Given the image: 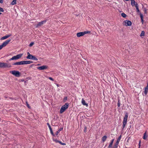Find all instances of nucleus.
<instances>
[{
	"mask_svg": "<svg viewBox=\"0 0 148 148\" xmlns=\"http://www.w3.org/2000/svg\"><path fill=\"white\" fill-rule=\"evenodd\" d=\"M47 77V78H48V79H49L50 80H51V81H54V79H53L51 77Z\"/></svg>",
	"mask_w": 148,
	"mask_h": 148,
	"instance_id": "c85d7f7f",
	"label": "nucleus"
},
{
	"mask_svg": "<svg viewBox=\"0 0 148 148\" xmlns=\"http://www.w3.org/2000/svg\"><path fill=\"white\" fill-rule=\"evenodd\" d=\"M11 36V35H9L7 36H4L1 38V40H4L7 39V38H9V37L10 36Z\"/></svg>",
	"mask_w": 148,
	"mask_h": 148,
	"instance_id": "9b49d317",
	"label": "nucleus"
},
{
	"mask_svg": "<svg viewBox=\"0 0 148 148\" xmlns=\"http://www.w3.org/2000/svg\"><path fill=\"white\" fill-rule=\"evenodd\" d=\"M50 131L51 132V134L53 136H54V134H53V132L52 131V129H51V130H50Z\"/></svg>",
	"mask_w": 148,
	"mask_h": 148,
	"instance_id": "c756f323",
	"label": "nucleus"
},
{
	"mask_svg": "<svg viewBox=\"0 0 148 148\" xmlns=\"http://www.w3.org/2000/svg\"><path fill=\"white\" fill-rule=\"evenodd\" d=\"M121 135H120L118 138L117 140V141H116V143L117 144H119V141H120L121 138Z\"/></svg>",
	"mask_w": 148,
	"mask_h": 148,
	"instance_id": "a211bd4d",
	"label": "nucleus"
},
{
	"mask_svg": "<svg viewBox=\"0 0 148 148\" xmlns=\"http://www.w3.org/2000/svg\"><path fill=\"white\" fill-rule=\"evenodd\" d=\"M58 84L57 85V86H58Z\"/></svg>",
	"mask_w": 148,
	"mask_h": 148,
	"instance_id": "a18cd8bd",
	"label": "nucleus"
},
{
	"mask_svg": "<svg viewBox=\"0 0 148 148\" xmlns=\"http://www.w3.org/2000/svg\"><path fill=\"white\" fill-rule=\"evenodd\" d=\"M0 3H3V0H0Z\"/></svg>",
	"mask_w": 148,
	"mask_h": 148,
	"instance_id": "58836bf2",
	"label": "nucleus"
},
{
	"mask_svg": "<svg viewBox=\"0 0 148 148\" xmlns=\"http://www.w3.org/2000/svg\"><path fill=\"white\" fill-rule=\"evenodd\" d=\"M27 106L28 107V108H30V107L28 104H27Z\"/></svg>",
	"mask_w": 148,
	"mask_h": 148,
	"instance_id": "a19ab883",
	"label": "nucleus"
},
{
	"mask_svg": "<svg viewBox=\"0 0 148 148\" xmlns=\"http://www.w3.org/2000/svg\"><path fill=\"white\" fill-rule=\"evenodd\" d=\"M16 0H13V1L11 2V4L12 5H14L16 4Z\"/></svg>",
	"mask_w": 148,
	"mask_h": 148,
	"instance_id": "b1692460",
	"label": "nucleus"
},
{
	"mask_svg": "<svg viewBox=\"0 0 148 148\" xmlns=\"http://www.w3.org/2000/svg\"><path fill=\"white\" fill-rule=\"evenodd\" d=\"M127 148V147H126V148Z\"/></svg>",
	"mask_w": 148,
	"mask_h": 148,
	"instance_id": "49530a36",
	"label": "nucleus"
},
{
	"mask_svg": "<svg viewBox=\"0 0 148 148\" xmlns=\"http://www.w3.org/2000/svg\"><path fill=\"white\" fill-rule=\"evenodd\" d=\"M11 66L10 64L0 62V68H10L11 67Z\"/></svg>",
	"mask_w": 148,
	"mask_h": 148,
	"instance_id": "f03ea898",
	"label": "nucleus"
},
{
	"mask_svg": "<svg viewBox=\"0 0 148 148\" xmlns=\"http://www.w3.org/2000/svg\"><path fill=\"white\" fill-rule=\"evenodd\" d=\"M60 144L62 145H65V143H62L60 141H58Z\"/></svg>",
	"mask_w": 148,
	"mask_h": 148,
	"instance_id": "4c0bfd02",
	"label": "nucleus"
},
{
	"mask_svg": "<svg viewBox=\"0 0 148 148\" xmlns=\"http://www.w3.org/2000/svg\"><path fill=\"white\" fill-rule=\"evenodd\" d=\"M23 54H19L17 55L16 56H14L12 57V58L9 60L10 61L13 60H18L20 58L23 56Z\"/></svg>",
	"mask_w": 148,
	"mask_h": 148,
	"instance_id": "7ed1b4c3",
	"label": "nucleus"
},
{
	"mask_svg": "<svg viewBox=\"0 0 148 148\" xmlns=\"http://www.w3.org/2000/svg\"><path fill=\"white\" fill-rule=\"evenodd\" d=\"M47 125L48 126V127H49L50 130L52 129L49 124V123H47Z\"/></svg>",
	"mask_w": 148,
	"mask_h": 148,
	"instance_id": "473e14b6",
	"label": "nucleus"
},
{
	"mask_svg": "<svg viewBox=\"0 0 148 148\" xmlns=\"http://www.w3.org/2000/svg\"><path fill=\"white\" fill-rule=\"evenodd\" d=\"M118 144L115 143L113 147L111 146V147H110V148H117L118 147Z\"/></svg>",
	"mask_w": 148,
	"mask_h": 148,
	"instance_id": "4be33fe9",
	"label": "nucleus"
},
{
	"mask_svg": "<svg viewBox=\"0 0 148 148\" xmlns=\"http://www.w3.org/2000/svg\"><path fill=\"white\" fill-rule=\"evenodd\" d=\"M62 129H63L62 128H61L59 130H60V131L62 130Z\"/></svg>",
	"mask_w": 148,
	"mask_h": 148,
	"instance_id": "79ce46f5",
	"label": "nucleus"
},
{
	"mask_svg": "<svg viewBox=\"0 0 148 148\" xmlns=\"http://www.w3.org/2000/svg\"><path fill=\"white\" fill-rule=\"evenodd\" d=\"M147 131H146L145 132L144 134V136H143V139L144 140H146L147 139L148 136L147 134Z\"/></svg>",
	"mask_w": 148,
	"mask_h": 148,
	"instance_id": "4468645a",
	"label": "nucleus"
},
{
	"mask_svg": "<svg viewBox=\"0 0 148 148\" xmlns=\"http://www.w3.org/2000/svg\"><path fill=\"white\" fill-rule=\"evenodd\" d=\"M46 22V20L39 22L36 25V27H39L41 26L42 25H43L44 23H45Z\"/></svg>",
	"mask_w": 148,
	"mask_h": 148,
	"instance_id": "6e6552de",
	"label": "nucleus"
},
{
	"mask_svg": "<svg viewBox=\"0 0 148 148\" xmlns=\"http://www.w3.org/2000/svg\"><path fill=\"white\" fill-rule=\"evenodd\" d=\"M86 130H87V127H84V132H86Z\"/></svg>",
	"mask_w": 148,
	"mask_h": 148,
	"instance_id": "c9c22d12",
	"label": "nucleus"
},
{
	"mask_svg": "<svg viewBox=\"0 0 148 148\" xmlns=\"http://www.w3.org/2000/svg\"><path fill=\"white\" fill-rule=\"evenodd\" d=\"M135 6L136 8L137 12H139V10L138 7V4L137 3H136V4H135Z\"/></svg>",
	"mask_w": 148,
	"mask_h": 148,
	"instance_id": "5701e85b",
	"label": "nucleus"
},
{
	"mask_svg": "<svg viewBox=\"0 0 148 148\" xmlns=\"http://www.w3.org/2000/svg\"><path fill=\"white\" fill-rule=\"evenodd\" d=\"M24 61V64H31L32 62L31 61Z\"/></svg>",
	"mask_w": 148,
	"mask_h": 148,
	"instance_id": "dca6fc26",
	"label": "nucleus"
},
{
	"mask_svg": "<svg viewBox=\"0 0 148 148\" xmlns=\"http://www.w3.org/2000/svg\"><path fill=\"white\" fill-rule=\"evenodd\" d=\"M60 130H58L56 132V133L55 134L56 135H57L58 134V133L60 132Z\"/></svg>",
	"mask_w": 148,
	"mask_h": 148,
	"instance_id": "72a5a7b5",
	"label": "nucleus"
},
{
	"mask_svg": "<svg viewBox=\"0 0 148 148\" xmlns=\"http://www.w3.org/2000/svg\"><path fill=\"white\" fill-rule=\"evenodd\" d=\"M90 32L89 31L80 32L77 33L76 35L77 37H79L80 36H84V35Z\"/></svg>",
	"mask_w": 148,
	"mask_h": 148,
	"instance_id": "0eeeda50",
	"label": "nucleus"
},
{
	"mask_svg": "<svg viewBox=\"0 0 148 148\" xmlns=\"http://www.w3.org/2000/svg\"><path fill=\"white\" fill-rule=\"evenodd\" d=\"M67 97H65V100H66Z\"/></svg>",
	"mask_w": 148,
	"mask_h": 148,
	"instance_id": "c03bdc74",
	"label": "nucleus"
},
{
	"mask_svg": "<svg viewBox=\"0 0 148 148\" xmlns=\"http://www.w3.org/2000/svg\"><path fill=\"white\" fill-rule=\"evenodd\" d=\"M132 23L129 20H125L123 21V25H124L127 26L131 25Z\"/></svg>",
	"mask_w": 148,
	"mask_h": 148,
	"instance_id": "423d86ee",
	"label": "nucleus"
},
{
	"mask_svg": "<svg viewBox=\"0 0 148 148\" xmlns=\"http://www.w3.org/2000/svg\"><path fill=\"white\" fill-rule=\"evenodd\" d=\"M82 103L83 105L86 106V107H88V104L86 103L84 99H82Z\"/></svg>",
	"mask_w": 148,
	"mask_h": 148,
	"instance_id": "2eb2a0df",
	"label": "nucleus"
},
{
	"mask_svg": "<svg viewBox=\"0 0 148 148\" xmlns=\"http://www.w3.org/2000/svg\"><path fill=\"white\" fill-rule=\"evenodd\" d=\"M33 56L31 54H30V55H29V56H27L26 58H27V59H31L32 58V57Z\"/></svg>",
	"mask_w": 148,
	"mask_h": 148,
	"instance_id": "393cba45",
	"label": "nucleus"
},
{
	"mask_svg": "<svg viewBox=\"0 0 148 148\" xmlns=\"http://www.w3.org/2000/svg\"><path fill=\"white\" fill-rule=\"evenodd\" d=\"M148 92V85H147L146 87L145 88L144 90V93L145 95L147 94V92Z\"/></svg>",
	"mask_w": 148,
	"mask_h": 148,
	"instance_id": "ddd939ff",
	"label": "nucleus"
},
{
	"mask_svg": "<svg viewBox=\"0 0 148 148\" xmlns=\"http://www.w3.org/2000/svg\"><path fill=\"white\" fill-rule=\"evenodd\" d=\"M114 139H113L112 140L111 143H110V144L108 146V147H111V146H112V145L113 144V143L114 142Z\"/></svg>",
	"mask_w": 148,
	"mask_h": 148,
	"instance_id": "6ab92c4d",
	"label": "nucleus"
},
{
	"mask_svg": "<svg viewBox=\"0 0 148 148\" xmlns=\"http://www.w3.org/2000/svg\"><path fill=\"white\" fill-rule=\"evenodd\" d=\"M31 59L35 60H38L34 56H33Z\"/></svg>",
	"mask_w": 148,
	"mask_h": 148,
	"instance_id": "a878e982",
	"label": "nucleus"
},
{
	"mask_svg": "<svg viewBox=\"0 0 148 148\" xmlns=\"http://www.w3.org/2000/svg\"><path fill=\"white\" fill-rule=\"evenodd\" d=\"M145 32L144 31H142L141 33V34L140 35V36L142 38H143V36H145Z\"/></svg>",
	"mask_w": 148,
	"mask_h": 148,
	"instance_id": "aec40b11",
	"label": "nucleus"
},
{
	"mask_svg": "<svg viewBox=\"0 0 148 148\" xmlns=\"http://www.w3.org/2000/svg\"><path fill=\"white\" fill-rule=\"evenodd\" d=\"M34 44V42H31L29 45V46L30 47H31Z\"/></svg>",
	"mask_w": 148,
	"mask_h": 148,
	"instance_id": "7c9ffc66",
	"label": "nucleus"
},
{
	"mask_svg": "<svg viewBox=\"0 0 148 148\" xmlns=\"http://www.w3.org/2000/svg\"><path fill=\"white\" fill-rule=\"evenodd\" d=\"M127 114H126L123 121V129L125 127V125L127 124Z\"/></svg>",
	"mask_w": 148,
	"mask_h": 148,
	"instance_id": "39448f33",
	"label": "nucleus"
},
{
	"mask_svg": "<svg viewBox=\"0 0 148 148\" xmlns=\"http://www.w3.org/2000/svg\"><path fill=\"white\" fill-rule=\"evenodd\" d=\"M140 17L141 18V22H142V24H143V23H144V20H143V15L142 14H141V13L140 14Z\"/></svg>",
	"mask_w": 148,
	"mask_h": 148,
	"instance_id": "f3484780",
	"label": "nucleus"
},
{
	"mask_svg": "<svg viewBox=\"0 0 148 148\" xmlns=\"http://www.w3.org/2000/svg\"><path fill=\"white\" fill-rule=\"evenodd\" d=\"M48 66L47 65H43L37 67V69L40 70H45L48 68Z\"/></svg>",
	"mask_w": 148,
	"mask_h": 148,
	"instance_id": "1a4fd4ad",
	"label": "nucleus"
},
{
	"mask_svg": "<svg viewBox=\"0 0 148 148\" xmlns=\"http://www.w3.org/2000/svg\"><path fill=\"white\" fill-rule=\"evenodd\" d=\"M11 41L10 39H8L4 42L2 45H0V50L3 47L5 46Z\"/></svg>",
	"mask_w": 148,
	"mask_h": 148,
	"instance_id": "20e7f679",
	"label": "nucleus"
},
{
	"mask_svg": "<svg viewBox=\"0 0 148 148\" xmlns=\"http://www.w3.org/2000/svg\"><path fill=\"white\" fill-rule=\"evenodd\" d=\"M27 56H29V55H30V54L29 53V52H27Z\"/></svg>",
	"mask_w": 148,
	"mask_h": 148,
	"instance_id": "ea45409f",
	"label": "nucleus"
},
{
	"mask_svg": "<svg viewBox=\"0 0 148 148\" xmlns=\"http://www.w3.org/2000/svg\"><path fill=\"white\" fill-rule=\"evenodd\" d=\"M121 16L125 18L126 16V14L124 13H122L121 14Z\"/></svg>",
	"mask_w": 148,
	"mask_h": 148,
	"instance_id": "cd10ccee",
	"label": "nucleus"
},
{
	"mask_svg": "<svg viewBox=\"0 0 148 148\" xmlns=\"http://www.w3.org/2000/svg\"><path fill=\"white\" fill-rule=\"evenodd\" d=\"M10 73L17 77H19L20 76V73L18 71L15 70L11 71H10Z\"/></svg>",
	"mask_w": 148,
	"mask_h": 148,
	"instance_id": "f257e3e1",
	"label": "nucleus"
},
{
	"mask_svg": "<svg viewBox=\"0 0 148 148\" xmlns=\"http://www.w3.org/2000/svg\"><path fill=\"white\" fill-rule=\"evenodd\" d=\"M107 138V136H104L102 138V140L103 142H104L106 140Z\"/></svg>",
	"mask_w": 148,
	"mask_h": 148,
	"instance_id": "412c9836",
	"label": "nucleus"
},
{
	"mask_svg": "<svg viewBox=\"0 0 148 148\" xmlns=\"http://www.w3.org/2000/svg\"><path fill=\"white\" fill-rule=\"evenodd\" d=\"M69 103H65V110L67 109L69 107Z\"/></svg>",
	"mask_w": 148,
	"mask_h": 148,
	"instance_id": "bb28decb",
	"label": "nucleus"
},
{
	"mask_svg": "<svg viewBox=\"0 0 148 148\" xmlns=\"http://www.w3.org/2000/svg\"><path fill=\"white\" fill-rule=\"evenodd\" d=\"M33 66H34V65H33V64H32V65H31L30 67H32Z\"/></svg>",
	"mask_w": 148,
	"mask_h": 148,
	"instance_id": "37998d69",
	"label": "nucleus"
},
{
	"mask_svg": "<svg viewBox=\"0 0 148 148\" xmlns=\"http://www.w3.org/2000/svg\"><path fill=\"white\" fill-rule=\"evenodd\" d=\"M14 65H21L24 64V61H21L19 62H17L13 64Z\"/></svg>",
	"mask_w": 148,
	"mask_h": 148,
	"instance_id": "9d476101",
	"label": "nucleus"
},
{
	"mask_svg": "<svg viewBox=\"0 0 148 148\" xmlns=\"http://www.w3.org/2000/svg\"><path fill=\"white\" fill-rule=\"evenodd\" d=\"M4 11L3 9V8L0 7V12H3ZM1 13L0 12V14H1Z\"/></svg>",
	"mask_w": 148,
	"mask_h": 148,
	"instance_id": "2f4dec72",
	"label": "nucleus"
},
{
	"mask_svg": "<svg viewBox=\"0 0 148 148\" xmlns=\"http://www.w3.org/2000/svg\"><path fill=\"white\" fill-rule=\"evenodd\" d=\"M120 103L119 101H118V102L117 105L118 107H120Z\"/></svg>",
	"mask_w": 148,
	"mask_h": 148,
	"instance_id": "f704fd0d",
	"label": "nucleus"
},
{
	"mask_svg": "<svg viewBox=\"0 0 148 148\" xmlns=\"http://www.w3.org/2000/svg\"><path fill=\"white\" fill-rule=\"evenodd\" d=\"M65 111V105H63L61 108L60 110V113H62L63 112H64Z\"/></svg>",
	"mask_w": 148,
	"mask_h": 148,
	"instance_id": "f8f14e48",
	"label": "nucleus"
},
{
	"mask_svg": "<svg viewBox=\"0 0 148 148\" xmlns=\"http://www.w3.org/2000/svg\"><path fill=\"white\" fill-rule=\"evenodd\" d=\"M140 142H141V141H140V140L139 141V148H140Z\"/></svg>",
	"mask_w": 148,
	"mask_h": 148,
	"instance_id": "e433bc0d",
	"label": "nucleus"
}]
</instances>
